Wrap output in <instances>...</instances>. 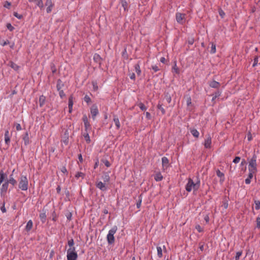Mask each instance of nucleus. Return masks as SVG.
I'll list each match as a JSON object with an SVG mask.
<instances>
[{"label":"nucleus","instance_id":"cd10ccee","mask_svg":"<svg viewBox=\"0 0 260 260\" xmlns=\"http://www.w3.org/2000/svg\"><path fill=\"white\" fill-rule=\"evenodd\" d=\"M156 248H157V255L160 258L162 256V248L160 246H157Z\"/></svg>","mask_w":260,"mask_h":260},{"label":"nucleus","instance_id":"5701e85b","mask_svg":"<svg viewBox=\"0 0 260 260\" xmlns=\"http://www.w3.org/2000/svg\"><path fill=\"white\" fill-rule=\"evenodd\" d=\"M163 178V177L162 175L160 174V173H156L154 176V179L156 181H161Z\"/></svg>","mask_w":260,"mask_h":260},{"label":"nucleus","instance_id":"473e14b6","mask_svg":"<svg viewBox=\"0 0 260 260\" xmlns=\"http://www.w3.org/2000/svg\"><path fill=\"white\" fill-rule=\"evenodd\" d=\"M37 5L41 9L44 8V5L42 0H37Z\"/></svg>","mask_w":260,"mask_h":260},{"label":"nucleus","instance_id":"393cba45","mask_svg":"<svg viewBox=\"0 0 260 260\" xmlns=\"http://www.w3.org/2000/svg\"><path fill=\"white\" fill-rule=\"evenodd\" d=\"M8 182L6 181L2 186L1 190L6 192L8 187Z\"/></svg>","mask_w":260,"mask_h":260},{"label":"nucleus","instance_id":"6ab92c4d","mask_svg":"<svg viewBox=\"0 0 260 260\" xmlns=\"http://www.w3.org/2000/svg\"><path fill=\"white\" fill-rule=\"evenodd\" d=\"M32 225H33V223H32V220H29L26 224V225L25 226V230L27 231H29L32 229Z\"/></svg>","mask_w":260,"mask_h":260},{"label":"nucleus","instance_id":"a211bd4d","mask_svg":"<svg viewBox=\"0 0 260 260\" xmlns=\"http://www.w3.org/2000/svg\"><path fill=\"white\" fill-rule=\"evenodd\" d=\"M46 101V98L45 96L42 95L39 98V105L40 107H42Z\"/></svg>","mask_w":260,"mask_h":260},{"label":"nucleus","instance_id":"8fccbe9b","mask_svg":"<svg viewBox=\"0 0 260 260\" xmlns=\"http://www.w3.org/2000/svg\"><path fill=\"white\" fill-rule=\"evenodd\" d=\"M7 27L10 31H13L14 29V27L10 23H8L7 24Z\"/></svg>","mask_w":260,"mask_h":260},{"label":"nucleus","instance_id":"c756f323","mask_svg":"<svg viewBox=\"0 0 260 260\" xmlns=\"http://www.w3.org/2000/svg\"><path fill=\"white\" fill-rule=\"evenodd\" d=\"M83 136L86 142L89 143L90 142V139L88 132H86V133H85L83 135Z\"/></svg>","mask_w":260,"mask_h":260},{"label":"nucleus","instance_id":"052dcab7","mask_svg":"<svg viewBox=\"0 0 260 260\" xmlns=\"http://www.w3.org/2000/svg\"><path fill=\"white\" fill-rule=\"evenodd\" d=\"M15 126H16V129L17 131H19L21 130V126L20 124L17 123L15 125Z\"/></svg>","mask_w":260,"mask_h":260},{"label":"nucleus","instance_id":"2f4dec72","mask_svg":"<svg viewBox=\"0 0 260 260\" xmlns=\"http://www.w3.org/2000/svg\"><path fill=\"white\" fill-rule=\"evenodd\" d=\"M58 90H59V94L61 98H63L65 96V93L62 90H60V87L58 85H57Z\"/></svg>","mask_w":260,"mask_h":260},{"label":"nucleus","instance_id":"13d9d810","mask_svg":"<svg viewBox=\"0 0 260 260\" xmlns=\"http://www.w3.org/2000/svg\"><path fill=\"white\" fill-rule=\"evenodd\" d=\"M82 119H83V121L84 123H87V122H89V121H88V120L87 117V116H86V115H84L83 116V118H82Z\"/></svg>","mask_w":260,"mask_h":260},{"label":"nucleus","instance_id":"f8f14e48","mask_svg":"<svg viewBox=\"0 0 260 260\" xmlns=\"http://www.w3.org/2000/svg\"><path fill=\"white\" fill-rule=\"evenodd\" d=\"M40 218L43 223H44L46 220V212L45 211L43 210L42 212L40 214Z\"/></svg>","mask_w":260,"mask_h":260},{"label":"nucleus","instance_id":"20e7f679","mask_svg":"<svg viewBox=\"0 0 260 260\" xmlns=\"http://www.w3.org/2000/svg\"><path fill=\"white\" fill-rule=\"evenodd\" d=\"M117 231V226H114L111 230H109L108 234L107 235V239L108 244H112L115 241L114 234Z\"/></svg>","mask_w":260,"mask_h":260},{"label":"nucleus","instance_id":"a19ab883","mask_svg":"<svg viewBox=\"0 0 260 260\" xmlns=\"http://www.w3.org/2000/svg\"><path fill=\"white\" fill-rule=\"evenodd\" d=\"M210 52L213 54L216 52V45L214 43H212Z\"/></svg>","mask_w":260,"mask_h":260},{"label":"nucleus","instance_id":"0e129e2a","mask_svg":"<svg viewBox=\"0 0 260 260\" xmlns=\"http://www.w3.org/2000/svg\"><path fill=\"white\" fill-rule=\"evenodd\" d=\"M145 115H146V117L148 119H151V116L149 112H146Z\"/></svg>","mask_w":260,"mask_h":260},{"label":"nucleus","instance_id":"49530a36","mask_svg":"<svg viewBox=\"0 0 260 260\" xmlns=\"http://www.w3.org/2000/svg\"><path fill=\"white\" fill-rule=\"evenodd\" d=\"M13 15L15 17H17L19 19H21V18H22L23 17L22 15L19 14L17 12H14Z\"/></svg>","mask_w":260,"mask_h":260},{"label":"nucleus","instance_id":"4c0bfd02","mask_svg":"<svg viewBox=\"0 0 260 260\" xmlns=\"http://www.w3.org/2000/svg\"><path fill=\"white\" fill-rule=\"evenodd\" d=\"M138 106L139 107V108H140V109L142 111H145L146 110V106L144 105V104H143L142 103H140L138 104Z\"/></svg>","mask_w":260,"mask_h":260},{"label":"nucleus","instance_id":"dca6fc26","mask_svg":"<svg viewBox=\"0 0 260 260\" xmlns=\"http://www.w3.org/2000/svg\"><path fill=\"white\" fill-rule=\"evenodd\" d=\"M221 206L223 207L225 209H227L228 207V198L226 197H224L223 199Z\"/></svg>","mask_w":260,"mask_h":260},{"label":"nucleus","instance_id":"de8ad7c7","mask_svg":"<svg viewBox=\"0 0 260 260\" xmlns=\"http://www.w3.org/2000/svg\"><path fill=\"white\" fill-rule=\"evenodd\" d=\"M196 229L200 233L203 231V229L200 225H197L196 226Z\"/></svg>","mask_w":260,"mask_h":260},{"label":"nucleus","instance_id":"a878e982","mask_svg":"<svg viewBox=\"0 0 260 260\" xmlns=\"http://www.w3.org/2000/svg\"><path fill=\"white\" fill-rule=\"evenodd\" d=\"M135 69L136 73L138 75H140L141 74V71L140 70V65L139 63H137L135 65Z\"/></svg>","mask_w":260,"mask_h":260},{"label":"nucleus","instance_id":"a18cd8bd","mask_svg":"<svg viewBox=\"0 0 260 260\" xmlns=\"http://www.w3.org/2000/svg\"><path fill=\"white\" fill-rule=\"evenodd\" d=\"M84 100L85 102H86L87 103H89L90 102H91V99H90V98L87 95H86L84 98Z\"/></svg>","mask_w":260,"mask_h":260},{"label":"nucleus","instance_id":"3c124183","mask_svg":"<svg viewBox=\"0 0 260 260\" xmlns=\"http://www.w3.org/2000/svg\"><path fill=\"white\" fill-rule=\"evenodd\" d=\"M11 5V3L8 2V1H6L4 5V7L6 8L9 9Z\"/></svg>","mask_w":260,"mask_h":260},{"label":"nucleus","instance_id":"1a4fd4ad","mask_svg":"<svg viewBox=\"0 0 260 260\" xmlns=\"http://www.w3.org/2000/svg\"><path fill=\"white\" fill-rule=\"evenodd\" d=\"M45 5L47 7L46 9L47 13H49L51 12L53 4L51 0H46Z\"/></svg>","mask_w":260,"mask_h":260},{"label":"nucleus","instance_id":"09e8293b","mask_svg":"<svg viewBox=\"0 0 260 260\" xmlns=\"http://www.w3.org/2000/svg\"><path fill=\"white\" fill-rule=\"evenodd\" d=\"M220 92L219 91H217L215 93V94L213 95V97L212 98V100H214L216 98L218 97L220 95Z\"/></svg>","mask_w":260,"mask_h":260},{"label":"nucleus","instance_id":"4468645a","mask_svg":"<svg viewBox=\"0 0 260 260\" xmlns=\"http://www.w3.org/2000/svg\"><path fill=\"white\" fill-rule=\"evenodd\" d=\"M209 85L211 87L217 88L220 86V83L216 81H212L209 83Z\"/></svg>","mask_w":260,"mask_h":260},{"label":"nucleus","instance_id":"7c9ffc66","mask_svg":"<svg viewBox=\"0 0 260 260\" xmlns=\"http://www.w3.org/2000/svg\"><path fill=\"white\" fill-rule=\"evenodd\" d=\"M120 4L124 10L127 9V2L125 0H120Z\"/></svg>","mask_w":260,"mask_h":260},{"label":"nucleus","instance_id":"864d4df0","mask_svg":"<svg viewBox=\"0 0 260 260\" xmlns=\"http://www.w3.org/2000/svg\"><path fill=\"white\" fill-rule=\"evenodd\" d=\"M258 62V57H256L254 59L253 67H255V66H256Z\"/></svg>","mask_w":260,"mask_h":260},{"label":"nucleus","instance_id":"0eeeda50","mask_svg":"<svg viewBox=\"0 0 260 260\" xmlns=\"http://www.w3.org/2000/svg\"><path fill=\"white\" fill-rule=\"evenodd\" d=\"M184 17H185V15L183 14L177 13L176 14V20L178 23H179L180 24L183 23Z\"/></svg>","mask_w":260,"mask_h":260},{"label":"nucleus","instance_id":"ddd939ff","mask_svg":"<svg viewBox=\"0 0 260 260\" xmlns=\"http://www.w3.org/2000/svg\"><path fill=\"white\" fill-rule=\"evenodd\" d=\"M5 141L6 144H9L10 142V136L8 130H6L5 133Z\"/></svg>","mask_w":260,"mask_h":260},{"label":"nucleus","instance_id":"4be33fe9","mask_svg":"<svg viewBox=\"0 0 260 260\" xmlns=\"http://www.w3.org/2000/svg\"><path fill=\"white\" fill-rule=\"evenodd\" d=\"M190 133L196 138H198L199 136V132L195 128L191 129Z\"/></svg>","mask_w":260,"mask_h":260},{"label":"nucleus","instance_id":"b1692460","mask_svg":"<svg viewBox=\"0 0 260 260\" xmlns=\"http://www.w3.org/2000/svg\"><path fill=\"white\" fill-rule=\"evenodd\" d=\"M216 175L218 177L220 178V181H223L224 179V174L223 173L220 172L219 170L216 171Z\"/></svg>","mask_w":260,"mask_h":260},{"label":"nucleus","instance_id":"2eb2a0df","mask_svg":"<svg viewBox=\"0 0 260 260\" xmlns=\"http://www.w3.org/2000/svg\"><path fill=\"white\" fill-rule=\"evenodd\" d=\"M8 182V183L11 184L13 186H15L17 184L16 180L13 177V175L11 174L10 176V178L9 180L7 181Z\"/></svg>","mask_w":260,"mask_h":260},{"label":"nucleus","instance_id":"f704fd0d","mask_svg":"<svg viewBox=\"0 0 260 260\" xmlns=\"http://www.w3.org/2000/svg\"><path fill=\"white\" fill-rule=\"evenodd\" d=\"M172 72L173 73H175L176 74H179V69L177 67L176 63H175L174 66H173L172 68Z\"/></svg>","mask_w":260,"mask_h":260},{"label":"nucleus","instance_id":"e2e57ef3","mask_svg":"<svg viewBox=\"0 0 260 260\" xmlns=\"http://www.w3.org/2000/svg\"><path fill=\"white\" fill-rule=\"evenodd\" d=\"M219 14L220 15V16L222 18L223 17V16H224L225 15V13L222 10H220L219 11Z\"/></svg>","mask_w":260,"mask_h":260},{"label":"nucleus","instance_id":"ea45409f","mask_svg":"<svg viewBox=\"0 0 260 260\" xmlns=\"http://www.w3.org/2000/svg\"><path fill=\"white\" fill-rule=\"evenodd\" d=\"M6 176V175L3 172L0 173V183H2L4 181Z\"/></svg>","mask_w":260,"mask_h":260},{"label":"nucleus","instance_id":"c9c22d12","mask_svg":"<svg viewBox=\"0 0 260 260\" xmlns=\"http://www.w3.org/2000/svg\"><path fill=\"white\" fill-rule=\"evenodd\" d=\"M84 176H85L84 174L82 172H77L75 175V177L76 178H79L80 177H81L83 179V178H84Z\"/></svg>","mask_w":260,"mask_h":260},{"label":"nucleus","instance_id":"58836bf2","mask_svg":"<svg viewBox=\"0 0 260 260\" xmlns=\"http://www.w3.org/2000/svg\"><path fill=\"white\" fill-rule=\"evenodd\" d=\"M84 127H85V130L86 132H87L88 129H90L91 128L90 124L89 122L87 123H84Z\"/></svg>","mask_w":260,"mask_h":260},{"label":"nucleus","instance_id":"39448f33","mask_svg":"<svg viewBox=\"0 0 260 260\" xmlns=\"http://www.w3.org/2000/svg\"><path fill=\"white\" fill-rule=\"evenodd\" d=\"M67 259L76 260L78 257L77 252L75 251V248H69L67 250Z\"/></svg>","mask_w":260,"mask_h":260},{"label":"nucleus","instance_id":"c85d7f7f","mask_svg":"<svg viewBox=\"0 0 260 260\" xmlns=\"http://www.w3.org/2000/svg\"><path fill=\"white\" fill-rule=\"evenodd\" d=\"M69 108H73V96L71 95L69 98Z\"/></svg>","mask_w":260,"mask_h":260},{"label":"nucleus","instance_id":"423d86ee","mask_svg":"<svg viewBox=\"0 0 260 260\" xmlns=\"http://www.w3.org/2000/svg\"><path fill=\"white\" fill-rule=\"evenodd\" d=\"M90 113L92 116V118L93 119H94L96 116L99 114L98 107L96 105H93L91 106L90 108Z\"/></svg>","mask_w":260,"mask_h":260},{"label":"nucleus","instance_id":"5fc2aeb1","mask_svg":"<svg viewBox=\"0 0 260 260\" xmlns=\"http://www.w3.org/2000/svg\"><path fill=\"white\" fill-rule=\"evenodd\" d=\"M240 159H241V158L240 157L237 156L234 159L233 162H234L235 164H237L240 161Z\"/></svg>","mask_w":260,"mask_h":260},{"label":"nucleus","instance_id":"37998d69","mask_svg":"<svg viewBox=\"0 0 260 260\" xmlns=\"http://www.w3.org/2000/svg\"><path fill=\"white\" fill-rule=\"evenodd\" d=\"M157 108L161 111L162 114H165V112H166L165 110L162 107V105L161 104H158Z\"/></svg>","mask_w":260,"mask_h":260},{"label":"nucleus","instance_id":"412c9836","mask_svg":"<svg viewBox=\"0 0 260 260\" xmlns=\"http://www.w3.org/2000/svg\"><path fill=\"white\" fill-rule=\"evenodd\" d=\"M113 121L115 123V125L117 129H119L120 127V123L118 118L116 116L114 117Z\"/></svg>","mask_w":260,"mask_h":260},{"label":"nucleus","instance_id":"7ed1b4c3","mask_svg":"<svg viewBox=\"0 0 260 260\" xmlns=\"http://www.w3.org/2000/svg\"><path fill=\"white\" fill-rule=\"evenodd\" d=\"M28 181L26 176L21 175L19 180V188L22 190L28 189Z\"/></svg>","mask_w":260,"mask_h":260},{"label":"nucleus","instance_id":"9d476101","mask_svg":"<svg viewBox=\"0 0 260 260\" xmlns=\"http://www.w3.org/2000/svg\"><path fill=\"white\" fill-rule=\"evenodd\" d=\"M211 146V137L208 136L205 140L204 146L206 148H210Z\"/></svg>","mask_w":260,"mask_h":260},{"label":"nucleus","instance_id":"79ce46f5","mask_svg":"<svg viewBox=\"0 0 260 260\" xmlns=\"http://www.w3.org/2000/svg\"><path fill=\"white\" fill-rule=\"evenodd\" d=\"M68 244L70 246V248H75L74 247H73L74 242L73 239L68 241Z\"/></svg>","mask_w":260,"mask_h":260},{"label":"nucleus","instance_id":"f257e3e1","mask_svg":"<svg viewBox=\"0 0 260 260\" xmlns=\"http://www.w3.org/2000/svg\"><path fill=\"white\" fill-rule=\"evenodd\" d=\"M200 185V181L197 179L196 181H193L192 179L189 178L186 185L185 189L187 191L190 192L192 190H197Z\"/></svg>","mask_w":260,"mask_h":260},{"label":"nucleus","instance_id":"f3484780","mask_svg":"<svg viewBox=\"0 0 260 260\" xmlns=\"http://www.w3.org/2000/svg\"><path fill=\"white\" fill-rule=\"evenodd\" d=\"M23 140L24 141V143L25 145H27L29 143V139L28 137V133H26L24 135V136L23 137Z\"/></svg>","mask_w":260,"mask_h":260},{"label":"nucleus","instance_id":"6e6d98bb","mask_svg":"<svg viewBox=\"0 0 260 260\" xmlns=\"http://www.w3.org/2000/svg\"><path fill=\"white\" fill-rule=\"evenodd\" d=\"M256 226L258 228H260V217H257L256 218Z\"/></svg>","mask_w":260,"mask_h":260},{"label":"nucleus","instance_id":"69168bd1","mask_svg":"<svg viewBox=\"0 0 260 260\" xmlns=\"http://www.w3.org/2000/svg\"><path fill=\"white\" fill-rule=\"evenodd\" d=\"M1 210L3 213H5L6 212V209L5 207V204H3V205L1 207Z\"/></svg>","mask_w":260,"mask_h":260},{"label":"nucleus","instance_id":"bb28decb","mask_svg":"<svg viewBox=\"0 0 260 260\" xmlns=\"http://www.w3.org/2000/svg\"><path fill=\"white\" fill-rule=\"evenodd\" d=\"M9 66L15 71H17L19 68V66L13 62H10Z\"/></svg>","mask_w":260,"mask_h":260},{"label":"nucleus","instance_id":"f03ea898","mask_svg":"<svg viewBox=\"0 0 260 260\" xmlns=\"http://www.w3.org/2000/svg\"><path fill=\"white\" fill-rule=\"evenodd\" d=\"M257 156L254 154L248 162V172H257Z\"/></svg>","mask_w":260,"mask_h":260},{"label":"nucleus","instance_id":"bf43d9fd","mask_svg":"<svg viewBox=\"0 0 260 260\" xmlns=\"http://www.w3.org/2000/svg\"><path fill=\"white\" fill-rule=\"evenodd\" d=\"M152 69L155 72H156L159 71V68L157 66H152Z\"/></svg>","mask_w":260,"mask_h":260},{"label":"nucleus","instance_id":"9b49d317","mask_svg":"<svg viewBox=\"0 0 260 260\" xmlns=\"http://www.w3.org/2000/svg\"><path fill=\"white\" fill-rule=\"evenodd\" d=\"M162 168L164 170L166 169L169 166V160L167 157H163L161 158Z\"/></svg>","mask_w":260,"mask_h":260},{"label":"nucleus","instance_id":"aec40b11","mask_svg":"<svg viewBox=\"0 0 260 260\" xmlns=\"http://www.w3.org/2000/svg\"><path fill=\"white\" fill-rule=\"evenodd\" d=\"M102 179L105 183L108 182L110 181V176L108 173H105L102 176Z\"/></svg>","mask_w":260,"mask_h":260},{"label":"nucleus","instance_id":"c03bdc74","mask_svg":"<svg viewBox=\"0 0 260 260\" xmlns=\"http://www.w3.org/2000/svg\"><path fill=\"white\" fill-rule=\"evenodd\" d=\"M242 251H238L236 253V255L235 256V260H239L240 257L242 255Z\"/></svg>","mask_w":260,"mask_h":260},{"label":"nucleus","instance_id":"680f3d73","mask_svg":"<svg viewBox=\"0 0 260 260\" xmlns=\"http://www.w3.org/2000/svg\"><path fill=\"white\" fill-rule=\"evenodd\" d=\"M104 163L105 164V165L107 167H109L110 166H111V164L110 163V162L107 160H106L104 161Z\"/></svg>","mask_w":260,"mask_h":260},{"label":"nucleus","instance_id":"e433bc0d","mask_svg":"<svg viewBox=\"0 0 260 260\" xmlns=\"http://www.w3.org/2000/svg\"><path fill=\"white\" fill-rule=\"evenodd\" d=\"M93 59L96 62H99L101 59V57L99 54H95L93 56Z\"/></svg>","mask_w":260,"mask_h":260},{"label":"nucleus","instance_id":"603ef678","mask_svg":"<svg viewBox=\"0 0 260 260\" xmlns=\"http://www.w3.org/2000/svg\"><path fill=\"white\" fill-rule=\"evenodd\" d=\"M256 172H249L248 178L251 179L253 177V175L256 174Z\"/></svg>","mask_w":260,"mask_h":260},{"label":"nucleus","instance_id":"774afa93","mask_svg":"<svg viewBox=\"0 0 260 260\" xmlns=\"http://www.w3.org/2000/svg\"><path fill=\"white\" fill-rule=\"evenodd\" d=\"M61 171L63 173H66L67 172V170L66 168L65 167H62L61 169Z\"/></svg>","mask_w":260,"mask_h":260},{"label":"nucleus","instance_id":"4d7b16f0","mask_svg":"<svg viewBox=\"0 0 260 260\" xmlns=\"http://www.w3.org/2000/svg\"><path fill=\"white\" fill-rule=\"evenodd\" d=\"M166 99L168 103H170L171 102V97L170 95H166Z\"/></svg>","mask_w":260,"mask_h":260},{"label":"nucleus","instance_id":"6e6552de","mask_svg":"<svg viewBox=\"0 0 260 260\" xmlns=\"http://www.w3.org/2000/svg\"><path fill=\"white\" fill-rule=\"evenodd\" d=\"M96 186L102 191H106L107 189L105 183H103L102 181H98L96 183Z\"/></svg>","mask_w":260,"mask_h":260},{"label":"nucleus","instance_id":"72a5a7b5","mask_svg":"<svg viewBox=\"0 0 260 260\" xmlns=\"http://www.w3.org/2000/svg\"><path fill=\"white\" fill-rule=\"evenodd\" d=\"M255 209L256 210H259L260 209V201L259 200H255Z\"/></svg>","mask_w":260,"mask_h":260},{"label":"nucleus","instance_id":"338daca9","mask_svg":"<svg viewBox=\"0 0 260 260\" xmlns=\"http://www.w3.org/2000/svg\"><path fill=\"white\" fill-rule=\"evenodd\" d=\"M92 84H93V88L94 90H96L98 88L96 83L95 82H93Z\"/></svg>","mask_w":260,"mask_h":260}]
</instances>
